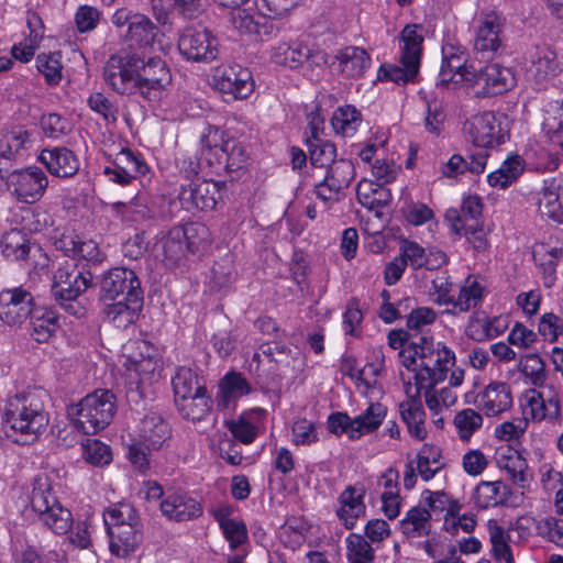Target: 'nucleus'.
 Wrapping results in <instances>:
<instances>
[{"instance_id": "nucleus-18", "label": "nucleus", "mask_w": 563, "mask_h": 563, "mask_svg": "<svg viewBox=\"0 0 563 563\" xmlns=\"http://www.w3.org/2000/svg\"><path fill=\"white\" fill-rule=\"evenodd\" d=\"M140 296H143L141 282L132 269L113 267L103 275L100 283V298L103 301Z\"/></svg>"}, {"instance_id": "nucleus-45", "label": "nucleus", "mask_w": 563, "mask_h": 563, "mask_svg": "<svg viewBox=\"0 0 563 563\" xmlns=\"http://www.w3.org/2000/svg\"><path fill=\"white\" fill-rule=\"evenodd\" d=\"M157 27L143 14L131 15L126 37L135 45L142 47L150 45L156 36Z\"/></svg>"}, {"instance_id": "nucleus-22", "label": "nucleus", "mask_w": 563, "mask_h": 563, "mask_svg": "<svg viewBox=\"0 0 563 563\" xmlns=\"http://www.w3.org/2000/svg\"><path fill=\"white\" fill-rule=\"evenodd\" d=\"M467 55L464 48L453 45L442 47V65L439 73L440 82L448 85L450 82H466V75L475 69L466 65Z\"/></svg>"}, {"instance_id": "nucleus-38", "label": "nucleus", "mask_w": 563, "mask_h": 563, "mask_svg": "<svg viewBox=\"0 0 563 563\" xmlns=\"http://www.w3.org/2000/svg\"><path fill=\"white\" fill-rule=\"evenodd\" d=\"M219 388L217 404L222 409H227L233 401L251 390L246 379L239 373L227 374L222 378Z\"/></svg>"}, {"instance_id": "nucleus-54", "label": "nucleus", "mask_w": 563, "mask_h": 563, "mask_svg": "<svg viewBox=\"0 0 563 563\" xmlns=\"http://www.w3.org/2000/svg\"><path fill=\"white\" fill-rule=\"evenodd\" d=\"M235 278L231 256L227 255L219 262H214L210 272V288L221 290L230 286Z\"/></svg>"}, {"instance_id": "nucleus-56", "label": "nucleus", "mask_w": 563, "mask_h": 563, "mask_svg": "<svg viewBox=\"0 0 563 563\" xmlns=\"http://www.w3.org/2000/svg\"><path fill=\"white\" fill-rule=\"evenodd\" d=\"M521 373L534 386H542L547 379L544 363L538 354H528L520 361Z\"/></svg>"}, {"instance_id": "nucleus-57", "label": "nucleus", "mask_w": 563, "mask_h": 563, "mask_svg": "<svg viewBox=\"0 0 563 563\" xmlns=\"http://www.w3.org/2000/svg\"><path fill=\"white\" fill-rule=\"evenodd\" d=\"M499 466L504 472H506L510 481L519 487L526 486V483L528 482V475L526 472L528 466L520 455L516 454L500 460Z\"/></svg>"}, {"instance_id": "nucleus-43", "label": "nucleus", "mask_w": 563, "mask_h": 563, "mask_svg": "<svg viewBox=\"0 0 563 563\" xmlns=\"http://www.w3.org/2000/svg\"><path fill=\"white\" fill-rule=\"evenodd\" d=\"M561 255V249L550 247L544 243H539L533 246L532 257L543 273L544 285L547 287H551L554 282L555 268Z\"/></svg>"}, {"instance_id": "nucleus-36", "label": "nucleus", "mask_w": 563, "mask_h": 563, "mask_svg": "<svg viewBox=\"0 0 563 563\" xmlns=\"http://www.w3.org/2000/svg\"><path fill=\"white\" fill-rule=\"evenodd\" d=\"M58 243V247L69 256L79 257L93 264L101 263L104 258L98 244L92 240L81 241L64 235Z\"/></svg>"}, {"instance_id": "nucleus-28", "label": "nucleus", "mask_w": 563, "mask_h": 563, "mask_svg": "<svg viewBox=\"0 0 563 563\" xmlns=\"http://www.w3.org/2000/svg\"><path fill=\"white\" fill-rule=\"evenodd\" d=\"M511 405V391L506 383L493 382L479 395V408L489 417L505 412Z\"/></svg>"}, {"instance_id": "nucleus-33", "label": "nucleus", "mask_w": 563, "mask_h": 563, "mask_svg": "<svg viewBox=\"0 0 563 563\" xmlns=\"http://www.w3.org/2000/svg\"><path fill=\"white\" fill-rule=\"evenodd\" d=\"M510 488L501 481L481 482L474 492V499L483 509L497 507L507 503Z\"/></svg>"}, {"instance_id": "nucleus-60", "label": "nucleus", "mask_w": 563, "mask_h": 563, "mask_svg": "<svg viewBox=\"0 0 563 563\" xmlns=\"http://www.w3.org/2000/svg\"><path fill=\"white\" fill-rule=\"evenodd\" d=\"M115 166L122 168V172L134 178L145 175L147 172L146 164L130 150H122L115 157Z\"/></svg>"}, {"instance_id": "nucleus-14", "label": "nucleus", "mask_w": 563, "mask_h": 563, "mask_svg": "<svg viewBox=\"0 0 563 563\" xmlns=\"http://www.w3.org/2000/svg\"><path fill=\"white\" fill-rule=\"evenodd\" d=\"M9 192L20 202L34 203L38 201L48 185L46 174L36 166L16 169L7 176Z\"/></svg>"}, {"instance_id": "nucleus-25", "label": "nucleus", "mask_w": 563, "mask_h": 563, "mask_svg": "<svg viewBox=\"0 0 563 563\" xmlns=\"http://www.w3.org/2000/svg\"><path fill=\"white\" fill-rule=\"evenodd\" d=\"M539 211L543 217L563 225V180L552 178L544 181L539 197Z\"/></svg>"}, {"instance_id": "nucleus-39", "label": "nucleus", "mask_w": 563, "mask_h": 563, "mask_svg": "<svg viewBox=\"0 0 563 563\" xmlns=\"http://www.w3.org/2000/svg\"><path fill=\"white\" fill-rule=\"evenodd\" d=\"M485 287L476 279L468 276L461 286L457 298L451 303L453 313L466 312L477 307L484 297Z\"/></svg>"}, {"instance_id": "nucleus-9", "label": "nucleus", "mask_w": 563, "mask_h": 563, "mask_svg": "<svg viewBox=\"0 0 563 563\" xmlns=\"http://www.w3.org/2000/svg\"><path fill=\"white\" fill-rule=\"evenodd\" d=\"M466 76V84L475 89L477 97L503 95L516 86L512 69L498 63L487 64Z\"/></svg>"}, {"instance_id": "nucleus-23", "label": "nucleus", "mask_w": 563, "mask_h": 563, "mask_svg": "<svg viewBox=\"0 0 563 563\" xmlns=\"http://www.w3.org/2000/svg\"><path fill=\"white\" fill-rule=\"evenodd\" d=\"M110 551L119 558H126L133 553L143 539L140 525L136 521L114 525L109 529Z\"/></svg>"}, {"instance_id": "nucleus-10", "label": "nucleus", "mask_w": 563, "mask_h": 563, "mask_svg": "<svg viewBox=\"0 0 563 563\" xmlns=\"http://www.w3.org/2000/svg\"><path fill=\"white\" fill-rule=\"evenodd\" d=\"M170 82V70L162 58L151 57L144 62L137 55V96L148 101L158 100Z\"/></svg>"}, {"instance_id": "nucleus-52", "label": "nucleus", "mask_w": 563, "mask_h": 563, "mask_svg": "<svg viewBox=\"0 0 563 563\" xmlns=\"http://www.w3.org/2000/svg\"><path fill=\"white\" fill-rule=\"evenodd\" d=\"M81 450L82 459L93 466H104L112 461L110 446L97 439L82 441Z\"/></svg>"}, {"instance_id": "nucleus-26", "label": "nucleus", "mask_w": 563, "mask_h": 563, "mask_svg": "<svg viewBox=\"0 0 563 563\" xmlns=\"http://www.w3.org/2000/svg\"><path fill=\"white\" fill-rule=\"evenodd\" d=\"M172 437V429L165 419L155 411H148L140 421L139 439L154 451L163 448L164 443Z\"/></svg>"}, {"instance_id": "nucleus-8", "label": "nucleus", "mask_w": 563, "mask_h": 563, "mask_svg": "<svg viewBox=\"0 0 563 563\" xmlns=\"http://www.w3.org/2000/svg\"><path fill=\"white\" fill-rule=\"evenodd\" d=\"M505 19L496 11L482 12L476 30L474 49L483 58H495L507 53L505 43Z\"/></svg>"}, {"instance_id": "nucleus-31", "label": "nucleus", "mask_w": 563, "mask_h": 563, "mask_svg": "<svg viewBox=\"0 0 563 563\" xmlns=\"http://www.w3.org/2000/svg\"><path fill=\"white\" fill-rule=\"evenodd\" d=\"M399 411L402 421L408 428V432L417 440H424L427 438V429L424 424L426 413L421 402L420 393L400 402Z\"/></svg>"}, {"instance_id": "nucleus-41", "label": "nucleus", "mask_w": 563, "mask_h": 563, "mask_svg": "<svg viewBox=\"0 0 563 563\" xmlns=\"http://www.w3.org/2000/svg\"><path fill=\"white\" fill-rule=\"evenodd\" d=\"M311 131L312 136L307 140L310 164L314 168H327L335 162V146L317 136L318 128L313 122L311 123Z\"/></svg>"}, {"instance_id": "nucleus-12", "label": "nucleus", "mask_w": 563, "mask_h": 563, "mask_svg": "<svg viewBox=\"0 0 563 563\" xmlns=\"http://www.w3.org/2000/svg\"><path fill=\"white\" fill-rule=\"evenodd\" d=\"M178 49L188 60L209 63L218 57L219 41L207 27L191 25L179 35Z\"/></svg>"}, {"instance_id": "nucleus-24", "label": "nucleus", "mask_w": 563, "mask_h": 563, "mask_svg": "<svg viewBox=\"0 0 563 563\" xmlns=\"http://www.w3.org/2000/svg\"><path fill=\"white\" fill-rule=\"evenodd\" d=\"M104 302L106 318L118 328H126L136 320L142 310L143 296L118 298Z\"/></svg>"}, {"instance_id": "nucleus-50", "label": "nucleus", "mask_w": 563, "mask_h": 563, "mask_svg": "<svg viewBox=\"0 0 563 563\" xmlns=\"http://www.w3.org/2000/svg\"><path fill=\"white\" fill-rule=\"evenodd\" d=\"M346 550L350 563H374V548L362 534L351 533L346 538Z\"/></svg>"}, {"instance_id": "nucleus-61", "label": "nucleus", "mask_w": 563, "mask_h": 563, "mask_svg": "<svg viewBox=\"0 0 563 563\" xmlns=\"http://www.w3.org/2000/svg\"><path fill=\"white\" fill-rule=\"evenodd\" d=\"M483 203L478 196L466 197L461 206V217L454 223L476 224L482 223Z\"/></svg>"}, {"instance_id": "nucleus-4", "label": "nucleus", "mask_w": 563, "mask_h": 563, "mask_svg": "<svg viewBox=\"0 0 563 563\" xmlns=\"http://www.w3.org/2000/svg\"><path fill=\"white\" fill-rule=\"evenodd\" d=\"M206 233V228L199 223H188L184 227L170 229L156 243V251L162 255V261L168 268L180 266L188 253H195L200 245V235Z\"/></svg>"}, {"instance_id": "nucleus-30", "label": "nucleus", "mask_w": 563, "mask_h": 563, "mask_svg": "<svg viewBox=\"0 0 563 563\" xmlns=\"http://www.w3.org/2000/svg\"><path fill=\"white\" fill-rule=\"evenodd\" d=\"M364 493L365 490L362 487L350 485L339 497L341 506L336 510V515L343 521L346 529L354 528L357 518L365 514Z\"/></svg>"}, {"instance_id": "nucleus-13", "label": "nucleus", "mask_w": 563, "mask_h": 563, "mask_svg": "<svg viewBox=\"0 0 563 563\" xmlns=\"http://www.w3.org/2000/svg\"><path fill=\"white\" fill-rule=\"evenodd\" d=\"M354 164L349 159H339L325 169V174H312L314 194L323 201H339L340 196L354 179Z\"/></svg>"}, {"instance_id": "nucleus-48", "label": "nucleus", "mask_w": 563, "mask_h": 563, "mask_svg": "<svg viewBox=\"0 0 563 563\" xmlns=\"http://www.w3.org/2000/svg\"><path fill=\"white\" fill-rule=\"evenodd\" d=\"M172 383L175 402L206 389L205 386L199 384L197 375L187 367L179 368Z\"/></svg>"}, {"instance_id": "nucleus-16", "label": "nucleus", "mask_w": 563, "mask_h": 563, "mask_svg": "<svg viewBox=\"0 0 563 563\" xmlns=\"http://www.w3.org/2000/svg\"><path fill=\"white\" fill-rule=\"evenodd\" d=\"M92 285L90 272H81L75 265L66 263L55 273L52 285L54 298L60 303L74 301Z\"/></svg>"}, {"instance_id": "nucleus-35", "label": "nucleus", "mask_w": 563, "mask_h": 563, "mask_svg": "<svg viewBox=\"0 0 563 563\" xmlns=\"http://www.w3.org/2000/svg\"><path fill=\"white\" fill-rule=\"evenodd\" d=\"M285 66L295 69L307 66L308 68L319 67L327 63V54L318 48H311L302 43L289 45V53Z\"/></svg>"}, {"instance_id": "nucleus-15", "label": "nucleus", "mask_w": 563, "mask_h": 563, "mask_svg": "<svg viewBox=\"0 0 563 563\" xmlns=\"http://www.w3.org/2000/svg\"><path fill=\"white\" fill-rule=\"evenodd\" d=\"M211 86L233 99H245L254 90L251 71L241 65H220L213 69Z\"/></svg>"}, {"instance_id": "nucleus-17", "label": "nucleus", "mask_w": 563, "mask_h": 563, "mask_svg": "<svg viewBox=\"0 0 563 563\" xmlns=\"http://www.w3.org/2000/svg\"><path fill=\"white\" fill-rule=\"evenodd\" d=\"M224 183L197 178L188 185H181L179 200L188 210H213L222 199Z\"/></svg>"}, {"instance_id": "nucleus-42", "label": "nucleus", "mask_w": 563, "mask_h": 563, "mask_svg": "<svg viewBox=\"0 0 563 563\" xmlns=\"http://www.w3.org/2000/svg\"><path fill=\"white\" fill-rule=\"evenodd\" d=\"M183 418L191 421H200L211 410L212 401L207 396V389L201 393L185 397L175 402Z\"/></svg>"}, {"instance_id": "nucleus-3", "label": "nucleus", "mask_w": 563, "mask_h": 563, "mask_svg": "<svg viewBox=\"0 0 563 563\" xmlns=\"http://www.w3.org/2000/svg\"><path fill=\"white\" fill-rule=\"evenodd\" d=\"M117 411L115 396L109 389H97L71 408L75 427L85 434H96L110 424Z\"/></svg>"}, {"instance_id": "nucleus-19", "label": "nucleus", "mask_w": 563, "mask_h": 563, "mask_svg": "<svg viewBox=\"0 0 563 563\" xmlns=\"http://www.w3.org/2000/svg\"><path fill=\"white\" fill-rule=\"evenodd\" d=\"M455 364V354L444 344L438 345V356L419 363L413 367L415 383L418 394L421 387H435L448 377L449 369Z\"/></svg>"}, {"instance_id": "nucleus-58", "label": "nucleus", "mask_w": 563, "mask_h": 563, "mask_svg": "<svg viewBox=\"0 0 563 563\" xmlns=\"http://www.w3.org/2000/svg\"><path fill=\"white\" fill-rule=\"evenodd\" d=\"M466 334L472 340L481 342L497 336L499 331L487 317H473L466 327Z\"/></svg>"}, {"instance_id": "nucleus-32", "label": "nucleus", "mask_w": 563, "mask_h": 563, "mask_svg": "<svg viewBox=\"0 0 563 563\" xmlns=\"http://www.w3.org/2000/svg\"><path fill=\"white\" fill-rule=\"evenodd\" d=\"M523 411L537 421H541L543 419L556 421L561 417L560 400L555 396L544 399L541 393L530 390L525 396Z\"/></svg>"}, {"instance_id": "nucleus-11", "label": "nucleus", "mask_w": 563, "mask_h": 563, "mask_svg": "<svg viewBox=\"0 0 563 563\" xmlns=\"http://www.w3.org/2000/svg\"><path fill=\"white\" fill-rule=\"evenodd\" d=\"M136 71V54H115L104 65L103 79L119 95L137 96Z\"/></svg>"}, {"instance_id": "nucleus-2", "label": "nucleus", "mask_w": 563, "mask_h": 563, "mask_svg": "<svg viewBox=\"0 0 563 563\" xmlns=\"http://www.w3.org/2000/svg\"><path fill=\"white\" fill-rule=\"evenodd\" d=\"M201 144L206 162L217 174H238L246 166L249 154L245 147L219 128H208L201 136Z\"/></svg>"}, {"instance_id": "nucleus-46", "label": "nucleus", "mask_w": 563, "mask_h": 563, "mask_svg": "<svg viewBox=\"0 0 563 563\" xmlns=\"http://www.w3.org/2000/svg\"><path fill=\"white\" fill-rule=\"evenodd\" d=\"M522 170L521 157L519 155L509 156L497 170L488 175V183L493 187L506 188L519 177Z\"/></svg>"}, {"instance_id": "nucleus-27", "label": "nucleus", "mask_w": 563, "mask_h": 563, "mask_svg": "<svg viewBox=\"0 0 563 563\" xmlns=\"http://www.w3.org/2000/svg\"><path fill=\"white\" fill-rule=\"evenodd\" d=\"M334 58L338 70L345 78H360L371 66V57L367 52L357 46H346L340 49Z\"/></svg>"}, {"instance_id": "nucleus-29", "label": "nucleus", "mask_w": 563, "mask_h": 563, "mask_svg": "<svg viewBox=\"0 0 563 563\" xmlns=\"http://www.w3.org/2000/svg\"><path fill=\"white\" fill-rule=\"evenodd\" d=\"M161 510L164 516L175 521L191 520L202 514V507L196 499L180 494L168 495L161 503Z\"/></svg>"}, {"instance_id": "nucleus-34", "label": "nucleus", "mask_w": 563, "mask_h": 563, "mask_svg": "<svg viewBox=\"0 0 563 563\" xmlns=\"http://www.w3.org/2000/svg\"><path fill=\"white\" fill-rule=\"evenodd\" d=\"M387 409L380 402L371 404L364 412L353 418L351 440H357L363 434L376 431L385 419Z\"/></svg>"}, {"instance_id": "nucleus-55", "label": "nucleus", "mask_w": 563, "mask_h": 563, "mask_svg": "<svg viewBox=\"0 0 563 563\" xmlns=\"http://www.w3.org/2000/svg\"><path fill=\"white\" fill-rule=\"evenodd\" d=\"M542 128L552 139L563 134V103L555 101L549 104V108L545 110ZM558 142L563 151V139L560 137Z\"/></svg>"}, {"instance_id": "nucleus-6", "label": "nucleus", "mask_w": 563, "mask_h": 563, "mask_svg": "<svg viewBox=\"0 0 563 563\" xmlns=\"http://www.w3.org/2000/svg\"><path fill=\"white\" fill-rule=\"evenodd\" d=\"M30 506L43 525L57 534L67 533L73 526L71 512L58 501L46 479L35 481Z\"/></svg>"}, {"instance_id": "nucleus-47", "label": "nucleus", "mask_w": 563, "mask_h": 563, "mask_svg": "<svg viewBox=\"0 0 563 563\" xmlns=\"http://www.w3.org/2000/svg\"><path fill=\"white\" fill-rule=\"evenodd\" d=\"M361 121V112L354 106L347 104L334 111L331 124L336 133L346 136L354 134Z\"/></svg>"}, {"instance_id": "nucleus-63", "label": "nucleus", "mask_w": 563, "mask_h": 563, "mask_svg": "<svg viewBox=\"0 0 563 563\" xmlns=\"http://www.w3.org/2000/svg\"><path fill=\"white\" fill-rule=\"evenodd\" d=\"M563 517L549 516L540 520L537 529L539 534L547 538L550 542L563 545Z\"/></svg>"}, {"instance_id": "nucleus-53", "label": "nucleus", "mask_w": 563, "mask_h": 563, "mask_svg": "<svg viewBox=\"0 0 563 563\" xmlns=\"http://www.w3.org/2000/svg\"><path fill=\"white\" fill-rule=\"evenodd\" d=\"M30 141V133L23 128H14L7 132L0 141V154L5 161H12L14 156Z\"/></svg>"}, {"instance_id": "nucleus-21", "label": "nucleus", "mask_w": 563, "mask_h": 563, "mask_svg": "<svg viewBox=\"0 0 563 563\" xmlns=\"http://www.w3.org/2000/svg\"><path fill=\"white\" fill-rule=\"evenodd\" d=\"M38 161L55 177L70 178L79 170V159L71 150L65 146L43 148Z\"/></svg>"}, {"instance_id": "nucleus-5", "label": "nucleus", "mask_w": 563, "mask_h": 563, "mask_svg": "<svg viewBox=\"0 0 563 563\" xmlns=\"http://www.w3.org/2000/svg\"><path fill=\"white\" fill-rule=\"evenodd\" d=\"M419 25H407L400 33L402 42L400 63L402 66L383 65L378 70V79H388L396 84L412 80L420 66L423 36L418 33Z\"/></svg>"}, {"instance_id": "nucleus-37", "label": "nucleus", "mask_w": 563, "mask_h": 563, "mask_svg": "<svg viewBox=\"0 0 563 563\" xmlns=\"http://www.w3.org/2000/svg\"><path fill=\"white\" fill-rule=\"evenodd\" d=\"M30 320L31 335L40 343L47 342L59 328L57 314L44 307H35Z\"/></svg>"}, {"instance_id": "nucleus-51", "label": "nucleus", "mask_w": 563, "mask_h": 563, "mask_svg": "<svg viewBox=\"0 0 563 563\" xmlns=\"http://www.w3.org/2000/svg\"><path fill=\"white\" fill-rule=\"evenodd\" d=\"M453 423L459 438L462 441H468L482 428L483 417L475 409L466 408L456 412Z\"/></svg>"}, {"instance_id": "nucleus-1", "label": "nucleus", "mask_w": 563, "mask_h": 563, "mask_svg": "<svg viewBox=\"0 0 563 563\" xmlns=\"http://www.w3.org/2000/svg\"><path fill=\"white\" fill-rule=\"evenodd\" d=\"M44 396L41 390H30L7 400L3 421L8 438L20 444H30L45 431L48 415L44 407Z\"/></svg>"}, {"instance_id": "nucleus-20", "label": "nucleus", "mask_w": 563, "mask_h": 563, "mask_svg": "<svg viewBox=\"0 0 563 563\" xmlns=\"http://www.w3.org/2000/svg\"><path fill=\"white\" fill-rule=\"evenodd\" d=\"M32 295L22 288L0 292V319L9 325H18L34 311Z\"/></svg>"}, {"instance_id": "nucleus-64", "label": "nucleus", "mask_w": 563, "mask_h": 563, "mask_svg": "<svg viewBox=\"0 0 563 563\" xmlns=\"http://www.w3.org/2000/svg\"><path fill=\"white\" fill-rule=\"evenodd\" d=\"M22 227L23 230H27L30 232H42L45 230L49 223L51 218L46 210L41 208H29L24 210L22 216Z\"/></svg>"}, {"instance_id": "nucleus-40", "label": "nucleus", "mask_w": 563, "mask_h": 563, "mask_svg": "<svg viewBox=\"0 0 563 563\" xmlns=\"http://www.w3.org/2000/svg\"><path fill=\"white\" fill-rule=\"evenodd\" d=\"M431 514L428 508L413 507L400 521L402 533L408 538H420L428 536L431 531Z\"/></svg>"}, {"instance_id": "nucleus-44", "label": "nucleus", "mask_w": 563, "mask_h": 563, "mask_svg": "<svg viewBox=\"0 0 563 563\" xmlns=\"http://www.w3.org/2000/svg\"><path fill=\"white\" fill-rule=\"evenodd\" d=\"M528 73L538 84L555 77L559 73L556 55L548 49L537 52Z\"/></svg>"}, {"instance_id": "nucleus-59", "label": "nucleus", "mask_w": 563, "mask_h": 563, "mask_svg": "<svg viewBox=\"0 0 563 563\" xmlns=\"http://www.w3.org/2000/svg\"><path fill=\"white\" fill-rule=\"evenodd\" d=\"M153 450L148 443L140 439H132L128 445V459L137 471L145 473L150 468L148 454Z\"/></svg>"}, {"instance_id": "nucleus-49", "label": "nucleus", "mask_w": 563, "mask_h": 563, "mask_svg": "<svg viewBox=\"0 0 563 563\" xmlns=\"http://www.w3.org/2000/svg\"><path fill=\"white\" fill-rule=\"evenodd\" d=\"M2 253L12 260H24L30 251L25 234L18 229L5 232L1 240Z\"/></svg>"}, {"instance_id": "nucleus-7", "label": "nucleus", "mask_w": 563, "mask_h": 563, "mask_svg": "<svg viewBox=\"0 0 563 563\" xmlns=\"http://www.w3.org/2000/svg\"><path fill=\"white\" fill-rule=\"evenodd\" d=\"M463 131L466 140L475 146L493 148L508 139V118L504 113L484 111L465 121Z\"/></svg>"}, {"instance_id": "nucleus-62", "label": "nucleus", "mask_w": 563, "mask_h": 563, "mask_svg": "<svg viewBox=\"0 0 563 563\" xmlns=\"http://www.w3.org/2000/svg\"><path fill=\"white\" fill-rule=\"evenodd\" d=\"M453 231L457 234L465 235L467 241L476 251H484L487 247L486 232L483 223L476 224H453Z\"/></svg>"}]
</instances>
